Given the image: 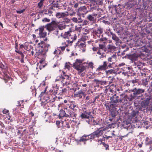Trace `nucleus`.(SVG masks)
<instances>
[{"label":"nucleus","instance_id":"1","mask_svg":"<svg viewBox=\"0 0 152 152\" xmlns=\"http://www.w3.org/2000/svg\"><path fill=\"white\" fill-rule=\"evenodd\" d=\"M83 59H77L75 61L73 64V66L74 68L78 71V74L80 75L81 72L86 71L87 66L83 65Z\"/></svg>","mask_w":152,"mask_h":152},{"label":"nucleus","instance_id":"2","mask_svg":"<svg viewBox=\"0 0 152 152\" xmlns=\"http://www.w3.org/2000/svg\"><path fill=\"white\" fill-rule=\"evenodd\" d=\"M57 78L58 79L56 80V81L60 80L63 85H67L70 83L71 77L68 75H64V76L61 75L58 77Z\"/></svg>","mask_w":152,"mask_h":152},{"label":"nucleus","instance_id":"3","mask_svg":"<svg viewBox=\"0 0 152 152\" xmlns=\"http://www.w3.org/2000/svg\"><path fill=\"white\" fill-rule=\"evenodd\" d=\"M111 103H114L118 105L119 103H121L122 102L121 97H119V95L118 94H116L113 95L110 98Z\"/></svg>","mask_w":152,"mask_h":152},{"label":"nucleus","instance_id":"4","mask_svg":"<svg viewBox=\"0 0 152 152\" xmlns=\"http://www.w3.org/2000/svg\"><path fill=\"white\" fill-rule=\"evenodd\" d=\"M77 34H78L77 33L71 31L69 39H66V41L68 42V44H72L74 41L76 39Z\"/></svg>","mask_w":152,"mask_h":152},{"label":"nucleus","instance_id":"5","mask_svg":"<svg viewBox=\"0 0 152 152\" xmlns=\"http://www.w3.org/2000/svg\"><path fill=\"white\" fill-rule=\"evenodd\" d=\"M103 131L99 128L90 135V139H93L96 137H99L103 134Z\"/></svg>","mask_w":152,"mask_h":152},{"label":"nucleus","instance_id":"6","mask_svg":"<svg viewBox=\"0 0 152 152\" xmlns=\"http://www.w3.org/2000/svg\"><path fill=\"white\" fill-rule=\"evenodd\" d=\"M39 48L41 49V51L47 52L48 50V47L50 45L49 44H45L43 41H41L38 44Z\"/></svg>","mask_w":152,"mask_h":152},{"label":"nucleus","instance_id":"7","mask_svg":"<svg viewBox=\"0 0 152 152\" xmlns=\"http://www.w3.org/2000/svg\"><path fill=\"white\" fill-rule=\"evenodd\" d=\"M57 25V23L53 20L50 23L47 24L45 26V28L49 31H53L56 27Z\"/></svg>","mask_w":152,"mask_h":152},{"label":"nucleus","instance_id":"8","mask_svg":"<svg viewBox=\"0 0 152 152\" xmlns=\"http://www.w3.org/2000/svg\"><path fill=\"white\" fill-rule=\"evenodd\" d=\"M108 63L106 61H104L103 64L99 66L96 69V72H100L102 71H104L108 69Z\"/></svg>","mask_w":152,"mask_h":152},{"label":"nucleus","instance_id":"9","mask_svg":"<svg viewBox=\"0 0 152 152\" xmlns=\"http://www.w3.org/2000/svg\"><path fill=\"white\" fill-rule=\"evenodd\" d=\"M97 14L95 13H93L91 14L88 15L87 18L89 20L90 22L92 23H94L96 20V17L97 16Z\"/></svg>","mask_w":152,"mask_h":152},{"label":"nucleus","instance_id":"10","mask_svg":"<svg viewBox=\"0 0 152 152\" xmlns=\"http://www.w3.org/2000/svg\"><path fill=\"white\" fill-rule=\"evenodd\" d=\"M117 105L114 104V103H111V104L110 105H109L108 103L105 104V106L106 107L107 109L108 110L111 112H113V111L115 110V107H117Z\"/></svg>","mask_w":152,"mask_h":152},{"label":"nucleus","instance_id":"11","mask_svg":"<svg viewBox=\"0 0 152 152\" xmlns=\"http://www.w3.org/2000/svg\"><path fill=\"white\" fill-rule=\"evenodd\" d=\"M82 119H88L91 116V113L89 111H85L80 115Z\"/></svg>","mask_w":152,"mask_h":152},{"label":"nucleus","instance_id":"12","mask_svg":"<svg viewBox=\"0 0 152 152\" xmlns=\"http://www.w3.org/2000/svg\"><path fill=\"white\" fill-rule=\"evenodd\" d=\"M62 121L63 123L61 128L63 129L64 130H67L68 129H69L70 128V125L71 124V122H66L65 120L64 122L63 121Z\"/></svg>","mask_w":152,"mask_h":152},{"label":"nucleus","instance_id":"13","mask_svg":"<svg viewBox=\"0 0 152 152\" xmlns=\"http://www.w3.org/2000/svg\"><path fill=\"white\" fill-rule=\"evenodd\" d=\"M69 15L68 12H58L56 14V16L57 18L59 19L61 18H64Z\"/></svg>","mask_w":152,"mask_h":152},{"label":"nucleus","instance_id":"14","mask_svg":"<svg viewBox=\"0 0 152 152\" xmlns=\"http://www.w3.org/2000/svg\"><path fill=\"white\" fill-rule=\"evenodd\" d=\"M69 108L72 111V113H75L77 110L78 106L76 103H72L70 104L69 107Z\"/></svg>","mask_w":152,"mask_h":152},{"label":"nucleus","instance_id":"15","mask_svg":"<svg viewBox=\"0 0 152 152\" xmlns=\"http://www.w3.org/2000/svg\"><path fill=\"white\" fill-rule=\"evenodd\" d=\"M132 91L133 92V95L134 96H135L144 93L145 91V90L142 88L137 89V88H135L132 90Z\"/></svg>","mask_w":152,"mask_h":152},{"label":"nucleus","instance_id":"16","mask_svg":"<svg viewBox=\"0 0 152 152\" xmlns=\"http://www.w3.org/2000/svg\"><path fill=\"white\" fill-rule=\"evenodd\" d=\"M101 0H92L91 3L90 4L91 8L94 9L96 8V4L98 3H100Z\"/></svg>","mask_w":152,"mask_h":152},{"label":"nucleus","instance_id":"17","mask_svg":"<svg viewBox=\"0 0 152 152\" xmlns=\"http://www.w3.org/2000/svg\"><path fill=\"white\" fill-rule=\"evenodd\" d=\"M59 7V6L58 1H53L52 3V5L49 7V9L50 10H55V8H58Z\"/></svg>","mask_w":152,"mask_h":152},{"label":"nucleus","instance_id":"18","mask_svg":"<svg viewBox=\"0 0 152 152\" xmlns=\"http://www.w3.org/2000/svg\"><path fill=\"white\" fill-rule=\"evenodd\" d=\"M39 35L40 38H44L47 35V33L44 32V28L43 27L39 28Z\"/></svg>","mask_w":152,"mask_h":152},{"label":"nucleus","instance_id":"19","mask_svg":"<svg viewBox=\"0 0 152 152\" xmlns=\"http://www.w3.org/2000/svg\"><path fill=\"white\" fill-rule=\"evenodd\" d=\"M98 50L97 53L101 54V52H102V50H104V52L106 51V48L105 47V45H104L102 44H99L98 47Z\"/></svg>","mask_w":152,"mask_h":152},{"label":"nucleus","instance_id":"20","mask_svg":"<svg viewBox=\"0 0 152 152\" xmlns=\"http://www.w3.org/2000/svg\"><path fill=\"white\" fill-rule=\"evenodd\" d=\"M127 56L128 59L131 60L132 62L134 61H135L137 58V56L135 54H133L130 55L129 54V55Z\"/></svg>","mask_w":152,"mask_h":152},{"label":"nucleus","instance_id":"21","mask_svg":"<svg viewBox=\"0 0 152 152\" xmlns=\"http://www.w3.org/2000/svg\"><path fill=\"white\" fill-rule=\"evenodd\" d=\"M107 48L110 51H115L117 48L113 44H109L107 46Z\"/></svg>","mask_w":152,"mask_h":152},{"label":"nucleus","instance_id":"22","mask_svg":"<svg viewBox=\"0 0 152 152\" xmlns=\"http://www.w3.org/2000/svg\"><path fill=\"white\" fill-rule=\"evenodd\" d=\"M90 135H84L82 136L79 140V142H84V141L88 140L89 139L90 137Z\"/></svg>","mask_w":152,"mask_h":152},{"label":"nucleus","instance_id":"23","mask_svg":"<svg viewBox=\"0 0 152 152\" xmlns=\"http://www.w3.org/2000/svg\"><path fill=\"white\" fill-rule=\"evenodd\" d=\"M110 34L112 36V39L115 41V42H119L120 39L115 35V34H113L112 32H110Z\"/></svg>","mask_w":152,"mask_h":152},{"label":"nucleus","instance_id":"24","mask_svg":"<svg viewBox=\"0 0 152 152\" xmlns=\"http://www.w3.org/2000/svg\"><path fill=\"white\" fill-rule=\"evenodd\" d=\"M83 94V91L82 90V89L78 92H77L75 94V95L76 97H79L80 98H82V94Z\"/></svg>","mask_w":152,"mask_h":152},{"label":"nucleus","instance_id":"25","mask_svg":"<svg viewBox=\"0 0 152 152\" xmlns=\"http://www.w3.org/2000/svg\"><path fill=\"white\" fill-rule=\"evenodd\" d=\"M56 27L58 29L62 30L66 28V25L64 24L60 23L58 25L57 24Z\"/></svg>","mask_w":152,"mask_h":152},{"label":"nucleus","instance_id":"26","mask_svg":"<svg viewBox=\"0 0 152 152\" xmlns=\"http://www.w3.org/2000/svg\"><path fill=\"white\" fill-rule=\"evenodd\" d=\"M71 31H68L66 32H65L64 34L62 35L63 38L64 39H69Z\"/></svg>","mask_w":152,"mask_h":152},{"label":"nucleus","instance_id":"27","mask_svg":"<svg viewBox=\"0 0 152 152\" xmlns=\"http://www.w3.org/2000/svg\"><path fill=\"white\" fill-rule=\"evenodd\" d=\"M65 115L66 113L63 110H61L59 111V113L58 115L59 118H60L62 117H63Z\"/></svg>","mask_w":152,"mask_h":152},{"label":"nucleus","instance_id":"28","mask_svg":"<svg viewBox=\"0 0 152 152\" xmlns=\"http://www.w3.org/2000/svg\"><path fill=\"white\" fill-rule=\"evenodd\" d=\"M77 115L75 113H72L70 112L69 113V115L66 114L64 116L66 117H70L72 118H73V119H74V118H75L76 116Z\"/></svg>","mask_w":152,"mask_h":152},{"label":"nucleus","instance_id":"29","mask_svg":"<svg viewBox=\"0 0 152 152\" xmlns=\"http://www.w3.org/2000/svg\"><path fill=\"white\" fill-rule=\"evenodd\" d=\"M105 72L106 74L107 75H108L110 74H112V73L115 74V72L114 70L113 69H111L108 70H105Z\"/></svg>","mask_w":152,"mask_h":152},{"label":"nucleus","instance_id":"30","mask_svg":"<svg viewBox=\"0 0 152 152\" xmlns=\"http://www.w3.org/2000/svg\"><path fill=\"white\" fill-rule=\"evenodd\" d=\"M91 117H90L89 118H88V121H87V122H88V123L89 124H92L93 123L94 124L95 120L94 118V117L91 115Z\"/></svg>","mask_w":152,"mask_h":152},{"label":"nucleus","instance_id":"31","mask_svg":"<svg viewBox=\"0 0 152 152\" xmlns=\"http://www.w3.org/2000/svg\"><path fill=\"white\" fill-rule=\"evenodd\" d=\"M44 12L45 15H48L49 16H51L52 15L53 13V12L50 10H45L44 11Z\"/></svg>","mask_w":152,"mask_h":152},{"label":"nucleus","instance_id":"32","mask_svg":"<svg viewBox=\"0 0 152 152\" xmlns=\"http://www.w3.org/2000/svg\"><path fill=\"white\" fill-rule=\"evenodd\" d=\"M149 102L145 101H143L142 103V106L143 107L145 108L148 105Z\"/></svg>","mask_w":152,"mask_h":152},{"label":"nucleus","instance_id":"33","mask_svg":"<svg viewBox=\"0 0 152 152\" xmlns=\"http://www.w3.org/2000/svg\"><path fill=\"white\" fill-rule=\"evenodd\" d=\"M97 54L100 55L99 58L101 59H103L106 57V55L104 53L101 52V54L99 53H97Z\"/></svg>","mask_w":152,"mask_h":152},{"label":"nucleus","instance_id":"34","mask_svg":"<svg viewBox=\"0 0 152 152\" xmlns=\"http://www.w3.org/2000/svg\"><path fill=\"white\" fill-rule=\"evenodd\" d=\"M53 53L54 54L57 55H60L62 54L61 50L58 48L55 50V51L53 52Z\"/></svg>","mask_w":152,"mask_h":152},{"label":"nucleus","instance_id":"35","mask_svg":"<svg viewBox=\"0 0 152 152\" xmlns=\"http://www.w3.org/2000/svg\"><path fill=\"white\" fill-rule=\"evenodd\" d=\"M83 34H86L89 33V29L87 28H83Z\"/></svg>","mask_w":152,"mask_h":152},{"label":"nucleus","instance_id":"36","mask_svg":"<svg viewBox=\"0 0 152 152\" xmlns=\"http://www.w3.org/2000/svg\"><path fill=\"white\" fill-rule=\"evenodd\" d=\"M97 31L99 34H101L103 33V29L100 27H98L97 28Z\"/></svg>","mask_w":152,"mask_h":152},{"label":"nucleus","instance_id":"37","mask_svg":"<svg viewBox=\"0 0 152 152\" xmlns=\"http://www.w3.org/2000/svg\"><path fill=\"white\" fill-rule=\"evenodd\" d=\"M86 46V45L85 43H81L79 45H78V47L79 48H84Z\"/></svg>","mask_w":152,"mask_h":152},{"label":"nucleus","instance_id":"38","mask_svg":"<svg viewBox=\"0 0 152 152\" xmlns=\"http://www.w3.org/2000/svg\"><path fill=\"white\" fill-rule=\"evenodd\" d=\"M70 4L72 5H74V7L75 8H77L78 7V4L77 3H75V1H74L73 3L70 2Z\"/></svg>","mask_w":152,"mask_h":152},{"label":"nucleus","instance_id":"39","mask_svg":"<svg viewBox=\"0 0 152 152\" xmlns=\"http://www.w3.org/2000/svg\"><path fill=\"white\" fill-rule=\"evenodd\" d=\"M138 112H135L134 111H133L131 114V116L132 117H134L136 116V115L137 114Z\"/></svg>","mask_w":152,"mask_h":152},{"label":"nucleus","instance_id":"40","mask_svg":"<svg viewBox=\"0 0 152 152\" xmlns=\"http://www.w3.org/2000/svg\"><path fill=\"white\" fill-rule=\"evenodd\" d=\"M94 64L92 62H90L88 64V66L89 68H91V69H93V68L94 66Z\"/></svg>","mask_w":152,"mask_h":152},{"label":"nucleus","instance_id":"41","mask_svg":"<svg viewBox=\"0 0 152 152\" xmlns=\"http://www.w3.org/2000/svg\"><path fill=\"white\" fill-rule=\"evenodd\" d=\"M89 24V21L87 20H85L83 22L82 25L83 26L86 25L87 24Z\"/></svg>","mask_w":152,"mask_h":152},{"label":"nucleus","instance_id":"42","mask_svg":"<svg viewBox=\"0 0 152 152\" xmlns=\"http://www.w3.org/2000/svg\"><path fill=\"white\" fill-rule=\"evenodd\" d=\"M42 21L43 22H49L50 20L47 18H45L42 20Z\"/></svg>","mask_w":152,"mask_h":152},{"label":"nucleus","instance_id":"43","mask_svg":"<svg viewBox=\"0 0 152 152\" xmlns=\"http://www.w3.org/2000/svg\"><path fill=\"white\" fill-rule=\"evenodd\" d=\"M107 136L106 135H104L103 136V138L102 139H101L100 141L101 143H102V141L103 140H105V138H106V139H107Z\"/></svg>","mask_w":152,"mask_h":152},{"label":"nucleus","instance_id":"44","mask_svg":"<svg viewBox=\"0 0 152 152\" xmlns=\"http://www.w3.org/2000/svg\"><path fill=\"white\" fill-rule=\"evenodd\" d=\"M16 46H15V48L16 47L17 49L15 50V52H17V53H19V54H21V53H22V52L21 51H19V50H18V49H17L18 44H17L16 43Z\"/></svg>","mask_w":152,"mask_h":152},{"label":"nucleus","instance_id":"45","mask_svg":"<svg viewBox=\"0 0 152 152\" xmlns=\"http://www.w3.org/2000/svg\"><path fill=\"white\" fill-rule=\"evenodd\" d=\"M87 89L86 88H83L82 89V90L83 91V93H84L82 94V95H83L84 97H85L86 96V94L85 92L87 90Z\"/></svg>","mask_w":152,"mask_h":152},{"label":"nucleus","instance_id":"46","mask_svg":"<svg viewBox=\"0 0 152 152\" xmlns=\"http://www.w3.org/2000/svg\"><path fill=\"white\" fill-rule=\"evenodd\" d=\"M25 10V9L21 10H20L17 11V13L19 14H21L23 13Z\"/></svg>","mask_w":152,"mask_h":152},{"label":"nucleus","instance_id":"47","mask_svg":"<svg viewBox=\"0 0 152 152\" xmlns=\"http://www.w3.org/2000/svg\"><path fill=\"white\" fill-rule=\"evenodd\" d=\"M75 30L77 31L80 32L81 31V28L80 27H77L76 26Z\"/></svg>","mask_w":152,"mask_h":152},{"label":"nucleus","instance_id":"48","mask_svg":"<svg viewBox=\"0 0 152 152\" xmlns=\"http://www.w3.org/2000/svg\"><path fill=\"white\" fill-rule=\"evenodd\" d=\"M72 20L75 22L77 23H78V19L74 17L72 19Z\"/></svg>","mask_w":152,"mask_h":152},{"label":"nucleus","instance_id":"49","mask_svg":"<svg viewBox=\"0 0 152 152\" xmlns=\"http://www.w3.org/2000/svg\"><path fill=\"white\" fill-rule=\"evenodd\" d=\"M43 4L40 1L38 4V6L40 8L42 7Z\"/></svg>","mask_w":152,"mask_h":152},{"label":"nucleus","instance_id":"50","mask_svg":"<svg viewBox=\"0 0 152 152\" xmlns=\"http://www.w3.org/2000/svg\"><path fill=\"white\" fill-rule=\"evenodd\" d=\"M92 50L94 51H97V50H98V47H94L92 48Z\"/></svg>","mask_w":152,"mask_h":152},{"label":"nucleus","instance_id":"51","mask_svg":"<svg viewBox=\"0 0 152 152\" xmlns=\"http://www.w3.org/2000/svg\"><path fill=\"white\" fill-rule=\"evenodd\" d=\"M102 144L104 147L105 148L106 150L108 149L109 146L105 144L104 143H103Z\"/></svg>","mask_w":152,"mask_h":152},{"label":"nucleus","instance_id":"52","mask_svg":"<svg viewBox=\"0 0 152 152\" xmlns=\"http://www.w3.org/2000/svg\"><path fill=\"white\" fill-rule=\"evenodd\" d=\"M9 112V110H6V109H4L3 111V112L4 114H6L7 113Z\"/></svg>","mask_w":152,"mask_h":152},{"label":"nucleus","instance_id":"53","mask_svg":"<svg viewBox=\"0 0 152 152\" xmlns=\"http://www.w3.org/2000/svg\"><path fill=\"white\" fill-rule=\"evenodd\" d=\"M106 38H101L99 39V41L102 42L106 41Z\"/></svg>","mask_w":152,"mask_h":152},{"label":"nucleus","instance_id":"54","mask_svg":"<svg viewBox=\"0 0 152 152\" xmlns=\"http://www.w3.org/2000/svg\"><path fill=\"white\" fill-rule=\"evenodd\" d=\"M78 23H82L83 21V20L81 19L80 18H78Z\"/></svg>","mask_w":152,"mask_h":152},{"label":"nucleus","instance_id":"55","mask_svg":"<svg viewBox=\"0 0 152 152\" xmlns=\"http://www.w3.org/2000/svg\"><path fill=\"white\" fill-rule=\"evenodd\" d=\"M67 89L66 88H64L62 89V92L63 93L65 94L67 92Z\"/></svg>","mask_w":152,"mask_h":152},{"label":"nucleus","instance_id":"56","mask_svg":"<svg viewBox=\"0 0 152 152\" xmlns=\"http://www.w3.org/2000/svg\"><path fill=\"white\" fill-rule=\"evenodd\" d=\"M106 81H102L101 80L100 81V83L101 85L103 84H106Z\"/></svg>","mask_w":152,"mask_h":152},{"label":"nucleus","instance_id":"57","mask_svg":"<svg viewBox=\"0 0 152 152\" xmlns=\"http://www.w3.org/2000/svg\"><path fill=\"white\" fill-rule=\"evenodd\" d=\"M102 22L103 23H105V24H107V25H108V24H110L109 22L108 21H106L105 20H103Z\"/></svg>","mask_w":152,"mask_h":152},{"label":"nucleus","instance_id":"58","mask_svg":"<svg viewBox=\"0 0 152 152\" xmlns=\"http://www.w3.org/2000/svg\"><path fill=\"white\" fill-rule=\"evenodd\" d=\"M113 63H110L108 65H107L108 68H111L113 67L112 66V64Z\"/></svg>","mask_w":152,"mask_h":152},{"label":"nucleus","instance_id":"59","mask_svg":"<svg viewBox=\"0 0 152 152\" xmlns=\"http://www.w3.org/2000/svg\"><path fill=\"white\" fill-rule=\"evenodd\" d=\"M111 116H112V117H113V118H115L116 116V115L114 113H113L112 112H111Z\"/></svg>","mask_w":152,"mask_h":152},{"label":"nucleus","instance_id":"60","mask_svg":"<svg viewBox=\"0 0 152 152\" xmlns=\"http://www.w3.org/2000/svg\"><path fill=\"white\" fill-rule=\"evenodd\" d=\"M94 81L96 82V83H100L101 81L99 80H98L97 79H94Z\"/></svg>","mask_w":152,"mask_h":152},{"label":"nucleus","instance_id":"61","mask_svg":"<svg viewBox=\"0 0 152 152\" xmlns=\"http://www.w3.org/2000/svg\"><path fill=\"white\" fill-rule=\"evenodd\" d=\"M59 48H61V50L63 51L65 49V46H64L62 47H60Z\"/></svg>","mask_w":152,"mask_h":152},{"label":"nucleus","instance_id":"62","mask_svg":"<svg viewBox=\"0 0 152 152\" xmlns=\"http://www.w3.org/2000/svg\"><path fill=\"white\" fill-rule=\"evenodd\" d=\"M151 99V98L150 97H149L148 98H147L146 100H145V101H146L148 102H149V101Z\"/></svg>","mask_w":152,"mask_h":152},{"label":"nucleus","instance_id":"63","mask_svg":"<svg viewBox=\"0 0 152 152\" xmlns=\"http://www.w3.org/2000/svg\"><path fill=\"white\" fill-rule=\"evenodd\" d=\"M59 31L58 30V29L57 28L56 31V33L55 34L57 35H59Z\"/></svg>","mask_w":152,"mask_h":152},{"label":"nucleus","instance_id":"64","mask_svg":"<svg viewBox=\"0 0 152 152\" xmlns=\"http://www.w3.org/2000/svg\"><path fill=\"white\" fill-rule=\"evenodd\" d=\"M87 85L86 84H82V86L84 87L85 88H86V89L87 88Z\"/></svg>","mask_w":152,"mask_h":152}]
</instances>
